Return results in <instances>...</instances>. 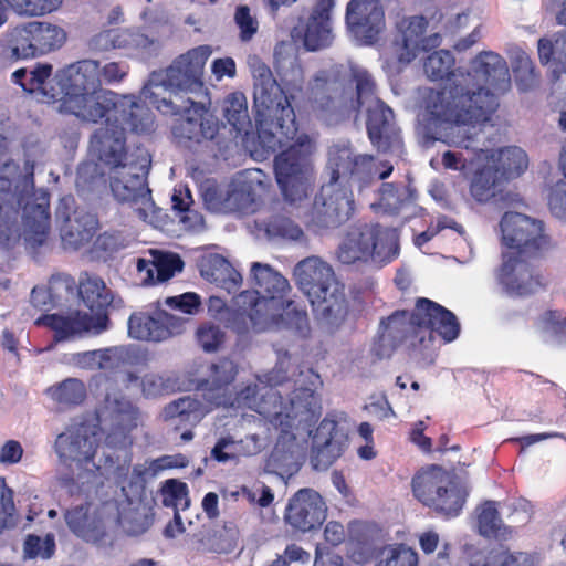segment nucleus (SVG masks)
Masks as SVG:
<instances>
[{
	"instance_id": "27",
	"label": "nucleus",
	"mask_w": 566,
	"mask_h": 566,
	"mask_svg": "<svg viewBox=\"0 0 566 566\" xmlns=\"http://www.w3.org/2000/svg\"><path fill=\"white\" fill-rule=\"evenodd\" d=\"M77 291L82 303L90 310L91 317H106L105 324L107 331L111 326L108 307L112 305L114 296L103 279L95 274L84 272L80 276Z\"/></svg>"
},
{
	"instance_id": "12",
	"label": "nucleus",
	"mask_w": 566,
	"mask_h": 566,
	"mask_svg": "<svg viewBox=\"0 0 566 566\" xmlns=\"http://www.w3.org/2000/svg\"><path fill=\"white\" fill-rule=\"evenodd\" d=\"M415 497L434 513L457 517L465 503V496L441 467L432 465L418 472L411 482Z\"/></svg>"
},
{
	"instance_id": "35",
	"label": "nucleus",
	"mask_w": 566,
	"mask_h": 566,
	"mask_svg": "<svg viewBox=\"0 0 566 566\" xmlns=\"http://www.w3.org/2000/svg\"><path fill=\"white\" fill-rule=\"evenodd\" d=\"M350 81L355 83V96L350 86L346 83V103L348 116L353 113H359L366 103H376L379 99L376 96L377 85L373 75L359 66L350 67Z\"/></svg>"
},
{
	"instance_id": "33",
	"label": "nucleus",
	"mask_w": 566,
	"mask_h": 566,
	"mask_svg": "<svg viewBox=\"0 0 566 566\" xmlns=\"http://www.w3.org/2000/svg\"><path fill=\"white\" fill-rule=\"evenodd\" d=\"M139 409L126 399L114 402V420L112 430L106 436V443L113 448H127L132 444L129 433L138 426Z\"/></svg>"
},
{
	"instance_id": "32",
	"label": "nucleus",
	"mask_w": 566,
	"mask_h": 566,
	"mask_svg": "<svg viewBox=\"0 0 566 566\" xmlns=\"http://www.w3.org/2000/svg\"><path fill=\"white\" fill-rule=\"evenodd\" d=\"M55 449L61 459L88 463L94 459L97 442L94 436L77 429L71 433H60L55 440Z\"/></svg>"
},
{
	"instance_id": "38",
	"label": "nucleus",
	"mask_w": 566,
	"mask_h": 566,
	"mask_svg": "<svg viewBox=\"0 0 566 566\" xmlns=\"http://www.w3.org/2000/svg\"><path fill=\"white\" fill-rule=\"evenodd\" d=\"M470 566H533V558L524 552H510L503 546L472 555Z\"/></svg>"
},
{
	"instance_id": "2",
	"label": "nucleus",
	"mask_w": 566,
	"mask_h": 566,
	"mask_svg": "<svg viewBox=\"0 0 566 566\" xmlns=\"http://www.w3.org/2000/svg\"><path fill=\"white\" fill-rule=\"evenodd\" d=\"M510 85L505 60L492 51L481 52L472 60L471 71L459 73L450 87L428 90L423 107L433 119L446 124L441 132L444 144L470 148L499 106L496 95L485 86L505 92Z\"/></svg>"
},
{
	"instance_id": "3",
	"label": "nucleus",
	"mask_w": 566,
	"mask_h": 566,
	"mask_svg": "<svg viewBox=\"0 0 566 566\" xmlns=\"http://www.w3.org/2000/svg\"><path fill=\"white\" fill-rule=\"evenodd\" d=\"M211 53L209 45L192 48L176 57L163 74L154 72L143 87L144 97L160 113L179 116L172 126L179 139L201 143L218 133L219 126L208 118L206 107L184 96L202 90L203 70Z\"/></svg>"
},
{
	"instance_id": "25",
	"label": "nucleus",
	"mask_w": 566,
	"mask_h": 566,
	"mask_svg": "<svg viewBox=\"0 0 566 566\" xmlns=\"http://www.w3.org/2000/svg\"><path fill=\"white\" fill-rule=\"evenodd\" d=\"M313 467L317 470L329 468L344 452L346 438L338 428V422L325 417L313 437Z\"/></svg>"
},
{
	"instance_id": "1",
	"label": "nucleus",
	"mask_w": 566,
	"mask_h": 566,
	"mask_svg": "<svg viewBox=\"0 0 566 566\" xmlns=\"http://www.w3.org/2000/svg\"><path fill=\"white\" fill-rule=\"evenodd\" d=\"M346 74L342 65L318 70L305 84L285 95L269 67L254 85V108L258 137L271 151L283 139L292 140L297 133L295 109L300 115L329 120L348 116Z\"/></svg>"
},
{
	"instance_id": "51",
	"label": "nucleus",
	"mask_w": 566,
	"mask_h": 566,
	"mask_svg": "<svg viewBox=\"0 0 566 566\" xmlns=\"http://www.w3.org/2000/svg\"><path fill=\"white\" fill-rule=\"evenodd\" d=\"M542 332L559 345L566 344V312L548 310L541 316Z\"/></svg>"
},
{
	"instance_id": "30",
	"label": "nucleus",
	"mask_w": 566,
	"mask_h": 566,
	"mask_svg": "<svg viewBox=\"0 0 566 566\" xmlns=\"http://www.w3.org/2000/svg\"><path fill=\"white\" fill-rule=\"evenodd\" d=\"M151 260L139 258L137 272L145 284L166 282L184 268V261L176 253L151 251Z\"/></svg>"
},
{
	"instance_id": "60",
	"label": "nucleus",
	"mask_w": 566,
	"mask_h": 566,
	"mask_svg": "<svg viewBox=\"0 0 566 566\" xmlns=\"http://www.w3.org/2000/svg\"><path fill=\"white\" fill-rule=\"evenodd\" d=\"M140 385L143 395L147 398H156L163 396L167 391L164 378L156 374L145 375Z\"/></svg>"
},
{
	"instance_id": "53",
	"label": "nucleus",
	"mask_w": 566,
	"mask_h": 566,
	"mask_svg": "<svg viewBox=\"0 0 566 566\" xmlns=\"http://www.w3.org/2000/svg\"><path fill=\"white\" fill-rule=\"evenodd\" d=\"M265 231L269 235L291 240H298L303 237L301 227L292 219L282 214L271 216L265 222Z\"/></svg>"
},
{
	"instance_id": "10",
	"label": "nucleus",
	"mask_w": 566,
	"mask_h": 566,
	"mask_svg": "<svg viewBox=\"0 0 566 566\" xmlns=\"http://www.w3.org/2000/svg\"><path fill=\"white\" fill-rule=\"evenodd\" d=\"M336 255L347 265L373 262L384 266L398 258L399 235L396 229L380 223H356L346 232Z\"/></svg>"
},
{
	"instance_id": "15",
	"label": "nucleus",
	"mask_w": 566,
	"mask_h": 566,
	"mask_svg": "<svg viewBox=\"0 0 566 566\" xmlns=\"http://www.w3.org/2000/svg\"><path fill=\"white\" fill-rule=\"evenodd\" d=\"M190 318L176 316L158 308L153 315L133 313L128 319V334L132 338L147 342H163L185 333Z\"/></svg>"
},
{
	"instance_id": "8",
	"label": "nucleus",
	"mask_w": 566,
	"mask_h": 566,
	"mask_svg": "<svg viewBox=\"0 0 566 566\" xmlns=\"http://www.w3.org/2000/svg\"><path fill=\"white\" fill-rule=\"evenodd\" d=\"M67 81L63 85L60 111L85 122L98 123L116 108L117 94L102 87L101 63L81 60L63 71Z\"/></svg>"
},
{
	"instance_id": "16",
	"label": "nucleus",
	"mask_w": 566,
	"mask_h": 566,
	"mask_svg": "<svg viewBox=\"0 0 566 566\" xmlns=\"http://www.w3.org/2000/svg\"><path fill=\"white\" fill-rule=\"evenodd\" d=\"M346 24L365 45L376 43L385 30V11L379 0H350L346 7Z\"/></svg>"
},
{
	"instance_id": "43",
	"label": "nucleus",
	"mask_w": 566,
	"mask_h": 566,
	"mask_svg": "<svg viewBox=\"0 0 566 566\" xmlns=\"http://www.w3.org/2000/svg\"><path fill=\"white\" fill-rule=\"evenodd\" d=\"M453 66L454 57L448 50L434 51L423 62V70L427 76L432 81L448 78L451 81L449 87L459 76V74L453 72Z\"/></svg>"
},
{
	"instance_id": "9",
	"label": "nucleus",
	"mask_w": 566,
	"mask_h": 566,
	"mask_svg": "<svg viewBox=\"0 0 566 566\" xmlns=\"http://www.w3.org/2000/svg\"><path fill=\"white\" fill-rule=\"evenodd\" d=\"M408 323L412 345L421 348H429L437 337L443 343H451L460 334V323L457 316L439 303L419 297L412 311H396L386 319L382 325L390 327L399 323Z\"/></svg>"
},
{
	"instance_id": "64",
	"label": "nucleus",
	"mask_w": 566,
	"mask_h": 566,
	"mask_svg": "<svg viewBox=\"0 0 566 566\" xmlns=\"http://www.w3.org/2000/svg\"><path fill=\"white\" fill-rule=\"evenodd\" d=\"M63 0H29L28 17L43 15L55 11Z\"/></svg>"
},
{
	"instance_id": "57",
	"label": "nucleus",
	"mask_w": 566,
	"mask_h": 566,
	"mask_svg": "<svg viewBox=\"0 0 566 566\" xmlns=\"http://www.w3.org/2000/svg\"><path fill=\"white\" fill-rule=\"evenodd\" d=\"M65 521L70 530L81 537H86L90 534L91 521L87 516V511L83 506H77L69 510L65 513Z\"/></svg>"
},
{
	"instance_id": "44",
	"label": "nucleus",
	"mask_w": 566,
	"mask_h": 566,
	"mask_svg": "<svg viewBox=\"0 0 566 566\" xmlns=\"http://www.w3.org/2000/svg\"><path fill=\"white\" fill-rule=\"evenodd\" d=\"M53 67L51 64H36V66L28 71L27 69H19L12 73V81L20 85L24 92L34 93L41 92L48 95L45 91V83L52 75Z\"/></svg>"
},
{
	"instance_id": "34",
	"label": "nucleus",
	"mask_w": 566,
	"mask_h": 566,
	"mask_svg": "<svg viewBox=\"0 0 566 566\" xmlns=\"http://www.w3.org/2000/svg\"><path fill=\"white\" fill-rule=\"evenodd\" d=\"M98 229V220L88 212H74L66 217L61 228V238L65 245L78 249L92 241Z\"/></svg>"
},
{
	"instance_id": "26",
	"label": "nucleus",
	"mask_w": 566,
	"mask_h": 566,
	"mask_svg": "<svg viewBox=\"0 0 566 566\" xmlns=\"http://www.w3.org/2000/svg\"><path fill=\"white\" fill-rule=\"evenodd\" d=\"M207 207L214 212H245L255 201L251 184L247 181L232 182L227 190L217 186L208 187L203 192Z\"/></svg>"
},
{
	"instance_id": "37",
	"label": "nucleus",
	"mask_w": 566,
	"mask_h": 566,
	"mask_svg": "<svg viewBox=\"0 0 566 566\" xmlns=\"http://www.w3.org/2000/svg\"><path fill=\"white\" fill-rule=\"evenodd\" d=\"M476 524L479 534L485 538L507 539L513 534V528L502 522L495 501H485L479 507Z\"/></svg>"
},
{
	"instance_id": "40",
	"label": "nucleus",
	"mask_w": 566,
	"mask_h": 566,
	"mask_svg": "<svg viewBox=\"0 0 566 566\" xmlns=\"http://www.w3.org/2000/svg\"><path fill=\"white\" fill-rule=\"evenodd\" d=\"M164 413L166 420H178L176 429L181 424L196 426L202 417V405L199 400L186 396L168 403Z\"/></svg>"
},
{
	"instance_id": "54",
	"label": "nucleus",
	"mask_w": 566,
	"mask_h": 566,
	"mask_svg": "<svg viewBox=\"0 0 566 566\" xmlns=\"http://www.w3.org/2000/svg\"><path fill=\"white\" fill-rule=\"evenodd\" d=\"M234 23L239 29V39L243 43L250 42L259 31V21L245 4L235 8Z\"/></svg>"
},
{
	"instance_id": "63",
	"label": "nucleus",
	"mask_w": 566,
	"mask_h": 566,
	"mask_svg": "<svg viewBox=\"0 0 566 566\" xmlns=\"http://www.w3.org/2000/svg\"><path fill=\"white\" fill-rule=\"evenodd\" d=\"M233 444L231 437L220 438L210 452L211 459L217 462L226 463L230 460H234L237 457L234 452H228L227 448Z\"/></svg>"
},
{
	"instance_id": "29",
	"label": "nucleus",
	"mask_w": 566,
	"mask_h": 566,
	"mask_svg": "<svg viewBox=\"0 0 566 566\" xmlns=\"http://www.w3.org/2000/svg\"><path fill=\"white\" fill-rule=\"evenodd\" d=\"M560 9L556 14L558 24L566 25V0H557ZM537 53L539 62L547 65L554 63L552 70V80L558 81L560 75L566 72V30L558 33L554 42L549 39L541 38L537 42Z\"/></svg>"
},
{
	"instance_id": "49",
	"label": "nucleus",
	"mask_w": 566,
	"mask_h": 566,
	"mask_svg": "<svg viewBox=\"0 0 566 566\" xmlns=\"http://www.w3.org/2000/svg\"><path fill=\"white\" fill-rule=\"evenodd\" d=\"M512 72L522 91H527L537 81L536 67L532 57L518 50L511 60Z\"/></svg>"
},
{
	"instance_id": "42",
	"label": "nucleus",
	"mask_w": 566,
	"mask_h": 566,
	"mask_svg": "<svg viewBox=\"0 0 566 566\" xmlns=\"http://www.w3.org/2000/svg\"><path fill=\"white\" fill-rule=\"evenodd\" d=\"M417 552L402 543L388 544L376 553L375 566H418Z\"/></svg>"
},
{
	"instance_id": "46",
	"label": "nucleus",
	"mask_w": 566,
	"mask_h": 566,
	"mask_svg": "<svg viewBox=\"0 0 566 566\" xmlns=\"http://www.w3.org/2000/svg\"><path fill=\"white\" fill-rule=\"evenodd\" d=\"M197 345L207 354L219 352L227 342V332L212 321H206L198 325L195 332Z\"/></svg>"
},
{
	"instance_id": "19",
	"label": "nucleus",
	"mask_w": 566,
	"mask_h": 566,
	"mask_svg": "<svg viewBox=\"0 0 566 566\" xmlns=\"http://www.w3.org/2000/svg\"><path fill=\"white\" fill-rule=\"evenodd\" d=\"M366 129L370 144L378 153H394L402 148L401 132L396 124L394 111L381 99H376L368 107Z\"/></svg>"
},
{
	"instance_id": "41",
	"label": "nucleus",
	"mask_w": 566,
	"mask_h": 566,
	"mask_svg": "<svg viewBox=\"0 0 566 566\" xmlns=\"http://www.w3.org/2000/svg\"><path fill=\"white\" fill-rule=\"evenodd\" d=\"M74 279L69 274H53L49 281V287L34 286L31 291L30 303L38 311H50L56 304L55 291L63 285L66 291L72 290Z\"/></svg>"
},
{
	"instance_id": "47",
	"label": "nucleus",
	"mask_w": 566,
	"mask_h": 566,
	"mask_svg": "<svg viewBox=\"0 0 566 566\" xmlns=\"http://www.w3.org/2000/svg\"><path fill=\"white\" fill-rule=\"evenodd\" d=\"M283 324L287 328H292L300 334L308 331V316L305 308L300 307L294 301L283 300L282 310L280 315L275 316L273 321H269V325Z\"/></svg>"
},
{
	"instance_id": "62",
	"label": "nucleus",
	"mask_w": 566,
	"mask_h": 566,
	"mask_svg": "<svg viewBox=\"0 0 566 566\" xmlns=\"http://www.w3.org/2000/svg\"><path fill=\"white\" fill-rule=\"evenodd\" d=\"M134 105L136 106V108L138 111H142L143 114L140 115V118H138L139 115L137 113H135L134 111H132L129 113V123H130L132 130L137 134L149 133L153 129V125H154V119H153L151 114L148 111L144 112L136 104H134Z\"/></svg>"
},
{
	"instance_id": "4",
	"label": "nucleus",
	"mask_w": 566,
	"mask_h": 566,
	"mask_svg": "<svg viewBox=\"0 0 566 566\" xmlns=\"http://www.w3.org/2000/svg\"><path fill=\"white\" fill-rule=\"evenodd\" d=\"M326 171L328 182L315 195L308 211V223L321 229H335L354 214L356 203L353 188L361 193L394 171L389 160L356 151L352 146L334 145L328 149Z\"/></svg>"
},
{
	"instance_id": "18",
	"label": "nucleus",
	"mask_w": 566,
	"mask_h": 566,
	"mask_svg": "<svg viewBox=\"0 0 566 566\" xmlns=\"http://www.w3.org/2000/svg\"><path fill=\"white\" fill-rule=\"evenodd\" d=\"M106 317H91L90 313L76 310L69 315L42 314L34 321L54 332L55 342H64L84 334L101 335L106 332Z\"/></svg>"
},
{
	"instance_id": "13",
	"label": "nucleus",
	"mask_w": 566,
	"mask_h": 566,
	"mask_svg": "<svg viewBox=\"0 0 566 566\" xmlns=\"http://www.w3.org/2000/svg\"><path fill=\"white\" fill-rule=\"evenodd\" d=\"M65 41L66 32L61 27L32 21L13 29L3 59L13 63L35 57L60 49Z\"/></svg>"
},
{
	"instance_id": "39",
	"label": "nucleus",
	"mask_w": 566,
	"mask_h": 566,
	"mask_svg": "<svg viewBox=\"0 0 566 566\" xmlns=\"http://www.w3.org/2000/svg\"><path fill=\"white\" fill-rule=\"evenodd\" d=\"M223 117L238 135L248 134L251 119L247 97L241 92L229 94L223 101Z\"/></svg>"
},
{
	"instance_id": "5",
	"label": "nucleus",
	"mask_w": 566,
	"mask_h": 566,
	"mask_svg": "<svg viewBox=\"0 0 566 566\" xmlns=\"http://www.w3.org/2000/svg\"><path fill=\"white\" fill-rule=\"evenodd\" d=\"M504 244L513 252L503 255L499 279L515 295L525 296L543 285L536 263L555 247L542 220L520 212H505L500 222Z\"/></svg>"
},
{
	"instance_id": "48",
	"label": "nucleus",
	"mask_w": 566,
	"mask_h": 566,
	"mask_svg": "<svg viewBox=\"0 0 566 566\" xmlns=\"http://www.w3.org/2000/svg\"><path fill=\"white\" fill-rule=\"evenodd\" d=\"M98 370L108 375L122 371L132 363V355L125 346H113L99 349Z\"/></svg>"
},
{
	"instance_id": "61",
	"label": "nucleus",
	"mask_w": 566,
	"mask_h": 566,
	"mask_svg": "<svg viewBox=\"0 0 566 566\" xmlns=\"http://www.w3.org/2000/svg\"><path fill=\"white\" fill-rule=\"evenodd\" d=\"M23 448L17 440H8L0 449V462L15 464L21 461Z\"/></svg>"
},
{
	"instance_id": "28",
	"label": "nucleus",
	"mask_w": 566,
	"mask_h": 566,
	"mask_svg": "<svg viewBox=\"0 0 566 566\" xmlns=\"http://www.w3.org/2000/svg\"><path fill=\"white\" fill-rule=\"evenodd\" d=\"M335 0H317L306 23L304 45L308 51H317L331 45L333 40L331 13Z\"/></svg>"
},
{
	"instance_id": "23",
	"label": "nucleus",
	"mask_w": 566,
	"mask_h": 566,
	"mask_svg": "<svg viewBox=\"0 0 566 566\" xmlns=\"http://www.w3.org/2000/svg\"><path fill=\"white\" fill-rule=\"evenodd\" d=\"M400 40L396 42L397 57L401 63H410L421 51H429L438 48L441 43V35L433 33L424 36L428 28V20L423 15L403 18L398 24Z\"/></svg>"
},
{
	"instance_id": "6",
	"label": "nucleus",
	"mask_w": 566,
	"mask_h": 566,
	"mask_svg": "<svg viewBox=\"0 0 566 566\" xmlns=\"http://www.w3.org/2000/svg\"><path fill=\"white\" fill-rule=\"evenodd\" d=\"M300 376H304L313 387L300 385L284 396L275 387L289 382L290 378L283 363L276 364L269 374L271 388L258 403V413L279 432L282 441L295 440V429L314 426L322 415L321 398L315 389L316 382H321L319 375L308 369L306 375L301 373Z\"/></svg>"
},
{
	"instance_id": "20",
	"label": "nucleus",
	"mask_w": 566,
	"mask_h": 566,
	"mask_svg": "<svg viewBox=\"0 0 566 566\" xmlns=\"http://www.w3.org/2000/svg\"><path fill=\"white\" fill-rule=\"evenodd\" d=\"M504 184L493 168L484 161L472 172L469 193L481 205L491 202L500 208H506L521 203L520 195L506 189Z\"/></svg>"
},
{
	"instance_id": "45",
	"label": "nucleus",
	"mask_w": 566,
	"mask_h": 566,
	"mask_svg": "<svg viewBox=\"0 0 566 566\" xmlns=\"http://www.w3.org/2000/svg\"><path fill=\"white\" fill-rule=\"evenodd\" d=\"M378 193L379 206L391 214H397L412 199L411 189L397 182H382Z\"/></svg>"
},
{
	"instance_id": "36",
	"label": "nucleus",
	"mask_w": 566,
	"mask_h": 566,
	"mask_svg": "<svg viewBox=\"0 0 566 566\" xmlns=\"http://www.w3.org/2000/svg\"><path fill=\"white\" fill-rule=\"evenodd\" d=\"M239 305L240 310L234 311L229 319L230 328L239 336H244L250 331L261 332L269 326V321L274 319L270 312L252 305Z\"/></svg>"
},
{
	"instance_id": "11",
	"label": "nucleus",
	"mask_w": 566,
	"mask_h": 566,
	"mask_svg": "<svg viewBox=\"0 0 566 566\" xmlns=\"http://www.w3.org/2000/svg\"><path fill=\"white\" fill-rule=\"evenodd\" d=\"M313 149L310 137L302 135L289 148L275 156V178L284 199L290 203L302 201L312 191L310 156Z\"/></svg>"
},
{
	"instance_id": "31",
	"label": "nucleus",
	"mask_w": 566,
	"mask_h": 566,
	"mask_svg": "<svg viewBox=\"0 0 566 566\" xmlns=\"http://www.w3.org/2000/svg\"><path fill=\"white\" fill-rule=\"evenodd\" d=\"M50 222L49 193L42 192L36 202L27 203L24 207L25 240L34 247L42 245L49 235Z\"/></svg>"
},
{
	"instance_id": "22",
	"label": "nucleus",
	"mask_w": 566,
	"mask_h": 566,
	"mask_svg": "<svg viewBox=\"0 0 566 566\" xmlns=\"http://www.w3.org/2000/svg\"><path fill=\"white\" fill-rule=\"evenodd\" d=\"M296 283L306 294L312 305L327 303L329 289L334 282L331 265L318 258H307L297 263L294 270Z\"/></svg>"
},
{
	"instance_id": "52",
	"label": "nucleus",
	"mask_w": 566,
	"mask_h": 566,
	"mask_svg": "<svg viewBox=\"0 0 566 566\" xmlns=\"http://www.w3.org/2000/svg\"><path fill=\"white\" fill-rule=\"evenodd\" d=\"M163 504L175 510H186L190 504L188 485L176 479L166 480L161 489Z\"/></svg>"
},
{
	"instance_id": "55",
	"label": "nucleus",
	"mask_w": 566,
	"mask_h": 566,
	"mask_svg": "<svg viewBox=\"0 0 566 566\" xmlns=\"http://www.w3.org/2000/svg\"><path fill=\"white\" fill-rule=\"evenodd\" d=\"M157 305H165L171 310L179 311L187 315H196L201 310V298L197 293L187 292L177 296H168L163 301L158 300Z\"/></svg>"
},
{
	"instance_id": "14",
	"label": "nucleus",
	"mask_w": 566,
	"mask_h": 566,
	"mask_svg": "<svg viewBox=\"0 0 566 566\" xmlns=\"http://www.w3.org/2000/svg\"><path fill=\"white\" fill-rule=\"evenodd\" d=\"M251 276L253 290L241 292L237 298L238 304L259 307L272 313L275 318L290 291L289 281L270 265L258 262L252 264Z\"/></svg>"
},
{
	"instance_id": "59",
	"label": "nucleus",
	"mask_w": 566,
	"mask_h": 566,
	"mask_svg": "<svg viewBox=\"0 0 566 566\" xmlns=\"http://www.w3.org/2000/svg\"><path fill=\"white\" fill-rule=\"evenodd\" d=\"M129 66L126 63L108 62L101 65L102 84L114 85L123 82L128 75Z\"/></svg>"
},
{
	"instance_id": "7",
	"label": "nucleus",
	"mask_w": 566,
	"mask_h": 566,
	"mask_svg": "<svg viewBox=\"0 0 566 566\" xmlns=\"http://www.w3.org/2000/svg\"><path fill=\"white\" fill-rule=\"evenodd\" d=\"M91 147L98 160L108 167V186L113 197L120 203H137L149 193L147 175L150 158L142 156L139 166L127 163L126 130L108 118L91 137Z\"/></svg>"
},
{
	"instance_id": "58",
	"label": "nucleus",
	"mask_w": 566,
	"mask_h": 566,
	"mask_svg": "<svg viewBox=\"0 0 566 566\" xmlns=\"http://www.w3.org/2000/svg\"><path fill=\"white\" fill-rule=\"evenodd\" d=\"M13 511V493L4 480H0V533L11 523Z\"/></svg>"
},
{
	"instance_id": "21",
	"label": "nucleus",
	"mask_w": 566,
	"mask_h": 566,
	"mask_svg": "<svg viewBox=\"0 0 566 566\" xmlns=\"http://www.w3.org/2000/svg\"><path fill=\"white\" fill-rule=\"evenodd\" d=\"M239 373V366L229 357H221L209 367L206 379L199 382V389L211 405L217 407L233 406L234 380Z\"/></svg>"
},
{
	"instance_id": "24",
	"label": "nucleus",
	"mask_w": 566,
	"mask_h": 566,
	"mask_svg": "<svg viewBox=\"0 0 566 566\" xmlns=\"http://www.w3.org/2000/svg\"><path fill=\"white\" fill-rule=\"evenodd\" d=\"M476 142L478 138L469 148L475 150V159L489 164L505 184L517 179L526 171L528 157L522 148L506 146L499 149H483L475 147Z\"/></svg>"
},
{
	"instance_id": "56",
	"label": "nucleus",
	"mask_w": 566,
	"mask_h": 566,
	"mask_svg": "<svg viewBox=\"0 0 566 566\" xmlns=\"http://www.w3.org/2000/svg\"><path fill=\"white\" fill-rule=\"evenodd\" d=\"M55 551V542L53 536L48 535L42 542L38 535H28L24 541V555L29 558L42 556L43 558H50Z\"/></svg>"
},
{
	"instance_id": "50",
	"label": "nucleus",
	"mask_w": 566,
	"mask_h": 566,
	"mask_svg": "<svg viewBox=\"0 0 566 566\" xmlns=\"http://www.w3.org/2000/svg\"><path fill=\"white\" fill-rule=\"evenodd\" d=\"M50 392L54 400L66 406L80 405L86 397L83 382L75 378L66 379L59 386L52 387Z\"/></svg>"
},
{
	"instance_id": "17",
	"label": "nucleus",
	"mask_w": 566,
	"mask_h": 566,
	"mask_svg": "<svg viewBox=\"0 0 566 566\" xmlns=\"http://www.w3.org/2000/svg\"><path fill=\"white\" fill-rule=\"evenodd\" d=\"M327 506L318 492L304 488L289 500L284 521L292 528L306 533L319 528L326 520Z\"/></svg>"
}]
</instances>
